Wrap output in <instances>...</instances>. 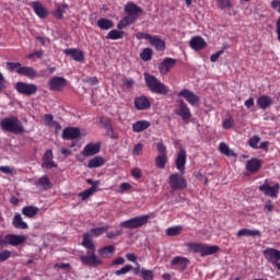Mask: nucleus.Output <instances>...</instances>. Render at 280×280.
I'll return each instance as SVG.
<instances>
[{"mask_svg": "<svg viewBox=\"0 0 280 280\" xmlns=\"http://www.w3.org/2000/svg\"><path fill=\"white\" fill-rule=\"evenodd\" d=\"M125 12L128 15L118 22V30H125L128 25H132L139 19L140 14H143V9L132 2H128L125 7Z\"/></svg>", "mask_w": 280, "mask_h": 280, "instance_id": "obj_1", "label": "nucleus"}, {"mask_svg": "<svg viewBox=\"0 0 280 280\" xmlns=\"http://www.w3.org/2000/svg\"><path fill=\"white\" fill-rule=\"evenodd\" d=\"M144 82L151 93H156V95H167L170 93V88L165 83L148 72L144 73Z\"/></svg>", "mask_w": 280, "mask_h": 280, "instance_id": "obj_2", "label": "nucleus"}, {"mask_svg": "<svg viewBox=\"0 0 280 280\" xmlns=\"http://www.w3.org/2000/svg\"><path fill=\"white\" fill-rule=\"evenodd\" d=\"M0 128L4 132H12L13 135H23L25 132V127H23L21 120L15 116L3 118L0 121Z\"/></svg>", "mask_w": 280, "mask_h": 280, "instance_id": "obj_3", "label": "nucleus"}, {"mask_svg": "<svg viewBox=\"0 0 280 280\" xmlns=\"http://www.w3.org/2000/svg\"><path fill=\"white\" fill-rule=\"evenodd\" d=\"M187 248L190 253H199L201 257H207L209 255H215L218 250H220L219 246L212 245H205L202 243H189Z\"/></svg>", "mask_w": 280, "mask_h": 280, "instance_id": "obj_4", "label": "nucleus"}, {"mask_svg": "<svg viewBox=\"0 0 280 280\" xmlns=\"http://www.w3.org/2000/svg\"><path fill=\"white\" fill-rule=\"evenodd\" d=\"M150 220V214H143L139 217H135L131 219H128L126 221H122L120 223V226L122 229H141V226H145V223Z\"/></svg>", "mask_w": 280, "mask_h": 280, "instance_id": "obj_5", "label": "nucleus"}, {"mask_svg": "<svg viewBox=\"0 0 280 280\" xmlns=\"http://www.w3.org/2000/svg\"><path fill=\"white\" fill-rule=\"evenodd\" d=\"M80 261L83 266H91L92 268L102 266V259L95 255V250H89L85 255H81Z\"/></svg>", "mask_w": 280, "mask_h": 280, "instance_id": "obj_6", "label": "nucleus"}, {"mask_svg": "<svg viewBox=\"0 0 280 280\" xmlns=\"http://www.w3.org/2000/svg\"><path fill=\"white\" fill-rule=\"evenodd\" d=\"M168 185L173 191L185 189L187 187V180L183 175L175 173L168 177Z\"/></svg>", "mask_w": 280, "mask_h": 280, "instance_id": "obj_7", "label": "nucleus"}, {"mask_svg": "<svg viewBox=\"0 0 280 280\" xmlns=\"http://www.w3.org/2000/svg\"><path fill=\"white\" fill-rule=\"evenodd\" d=\"M27 240L25 235L8 234L4 238H0V246L3 244H9L10 246H20Z\"/></svg>", "mask_w": 280, "mask_h": 280, "instance_id": "obj_8", "label": "nucleus"}, {"mask_svg": "<svg viewBox=\"0 0 280 280\" xmlns=\"http://www.w3.org/2000/svg\"><path fill=\"white\" fill-rule=\"evenodd\" d=\"M18 93L22 95H36L38 86L34 83L18 82L15 85Z\"/></svg>", "mask_w": 280, "mask_h": 280, "instance_id": "obj_9", "label": "nucleus"}, {"mask_svg": "<svg viewBox=\"0 0 280 280\" xmlns=\"http://www.w3.org/2000/svg\"><path fill=\"white\" fill-rule=\"evenodd\" d=\"M178 106L174 109L175 115H178V117H182L184 121L187 119H191V110L187 106V103L183 100H178Z\"/></svg>", "mask_w": 280, "mask_h": 280, "instance_id": "obj_10", "label": "nucleus"}, {"mask_svg": "<svg viewBox=\"0 0 280 280\" xmlns=\"http://www.w3.org/2000/svg\"><path fill=\"white\" fill-rule=\"evenodd\" d=\"M100 150H102L101 142H90L88 143L84 149L81 151L82 156H95V154H100Z\"/></svg>", "mask_w": 280, "mask_h": 280, "instance_id": "obj_11", "label": "nucleus"}, {"mask_svg": "<svg viewBox=\"0 0 280 280\" xmlns=\"http://www.w3.org/2000/svg\"><path fill=\"white\" fill-rule=\"evenodd\" d=\"M186 164H187V151L185 150V148H180L177 153V158L175 160L176 168L178 170V172H180V174H185Z\"/></svg>", "mask_w": 280, "mask_h": 280, "instance_id": "obj_12", "label": "nucleus"}, {"mask_svg": "<svg viewBox=\"0 0 280 280\" xmlns=\"http://www.w3.org/2000/svg\"><path fill=\"white\" fill-rule=\"evenodd\" d=\"M280 185L276 184L273 187L268 185V179L265 180L264 185L259 187V191H262L265 196H269L270 198H277L279 196Z\"/></svg>", "mask_w": 280, "mask_h": 280, "instance_id": "obj_13", "label": "nucleus"}, {"mask_svg": "<svg viewBox=\"0 0 280 280\" xmlns=\"http://www.w3.org/2000/svg\"><path fill=\"white\" fill-rule=\"evenodd\" d=\"M265 259L273 266L280 261V250L275 248H267L262 252Z\"/></svg>", "mask_w": 280, "mask_h": 280, "instance_id": "obj_14", "label": "nucleus"}, {"mask_svg": "<svg viewBox=\"0 0 280 280\" xmlns=\"http://www.w3.org/2000/svg\"><path fill=\"white\" fill-rule=\"evenodd\" d=\"M179 97H184V100H186V102H188V104H190L191 106H195V104H200V97H198V95H196V93L184 89L178 93Z\"/></svg>", "mask_w": 280, "mask_h": 280, "instance_id": "obj_15", "label": "nucleus"}, {"mask_svg": "<svg viewBox=\"0 0 280 280\" xmlns=\"http://www.w3.org/2000/svg\"><path fill=\"white\" fill-rule=\"evenodd\" d=\"M174 67H176V59L165 58L163 62L159 65V71L162 75H167Z\"/></svg>", "mask_w": 280, "mask_h": 280, "instance_id": "obj_16", "label": "nucleus"}, {"mask_svg": "<svg viewBox=\"0 0 280 280\" xmlns=\"http://www.w3.org/2000/svg\"><path fill=\"white\" fill-rule=\"evenodd\" d=\"M48 84L50 91H61L63 86H67V79L62 77H52Z\"/></svg>", "mask_w": 280, "mask_h": 280, "instance_id": "obj_17", "label": "nucleus"}, {"mask_svg": "<svg viewBox=\"0 0 280 280\" xmlns=\"http://www.w3.org/2000/svg\"><path fill=\"white\" fill-rule=\"evenodd\" d=\"M31 8H33L35 14L39 19H47V16H49V11H47L45 5H43V3L38 2V1L32 2Z\"/></svg>", "mask_w": 280, "mask_h": 280, "instance_id": "obj_18", "label": "nucleus"}, {"mask_svg": "<svg viewBox=\"0 0 280 280\" xmlns=\"http://www.w3.org/2000/svg\"><path fill=\"white\" fill-rule=\"evenodd\" d=\"M63 54H66V56H71L72 60L75 62H82V60H84V52L77 48H68L63 50Z\"/></svg>", "mask_w": 280, "mask_h": 280, "instance_id": "obj_19", "label": "nucleus"}, {"mask_svg": "<svg viewBox=\"0 0 280 280\" xmlns=\"http://www.w3.org/2000/svg\"><path fill=\"white\" fill-rule=\"evenodd\" d=\"M80 137V128L78 127H68L62 131V139L73 140Z\"/></svg>", "mask_w": 280, "mask_h": 280, "instance_id": "obj_20", "label": "nucleus"}, {"mask_svg": "<svg viewBox=\"0 0 280 280\" xmlns=\"http://www.w3.org/2000/svg\"><path fill=\"white\" fill-rule=\"evenodd\" d=\"M34 185L37 187V189H43L44 191H47V189H51L52 187L51 180H49V176L47 175H44L39 179L35 180Z\"/></svg>", "mask_w": 280, "mask_h": 280, "instance_id": "obj_21", "label": "nucleus"}, {"mask_svg": "<svg viewBox=\"0 0 280 280\" xmlns=\"http://www.w3.org/2000/svg\"><path fill=\"white\" fill-rule=\"evenodd\" d=\"M135 106L137 110H148L150 108V100L147 96H139L135 98Z\"/></svg>", "mask_w": 280, "mask_h": 280, "instance_id": "obj_22", "label": "nucleus"}, {"mask_svg": "<svg viewBox=\"0 0 280 280\" xmlns=\"http://www.w3.org/2000/svg\"><path fill=\"white\" fill-rule=\"evenodd\" d=\"M189 46L191 47V49H195L196 51H198L207 47V42H205V38L200 36H196L190 39Z\"/></svg>", "mask_w": 280, "mask_h": 280, "instance_id": "obj_23", "label": "nucleus"}, {"mask_svg": "<svg viewBox=\"0 0 280 280\" xmlns=\"http://www.w3.org/2000/svg\"><path fill=\"white\" fill-rule=\"evenodd\" d=\"M261 167V161L259 159H250L246 162V170L252 174H257Z\"/></svg>", "mask_w": 280, "mask_h": 280, "instance_id": "obj_24", "label": "nucleus"}, {"mask_svg": "<svg viewBox=\"0 0 280 280\" xmlns=\"http://www.w3.org/2000/svg\"><path fill=\"white\" fill-rule=\"evenodd\" d=\"M16 73L19 75H25L26 78H30L31 80H33V78H36L38 75L36 70H34V68H32V67H22V66H21V68H19L16 70Z\"/></svg>", "mask_w": 280, "mask_h": 280, "instance_id": "obj_25", "label": "nucleus"}, {"mask_svg": "<svg viewBox=\"0 0 280 280\" xmlns=\"http://www.w3.org/2000/svg\"><path fill=\"white\" fill-rule=\"evenodd\" d=\"M12 224L14 229H21L22 231L28 229V225L25 221H23V217H21V213H15V215L13 217Z\"/></svg>", "mask_w": 280, "mask_h": 280, "instance_id": "obj_26", "label": "nucleus"}, {"mask_svg": "<svg viewBox=\"0 0 280 280\" xmlns=\"http://www.w3.org/2000/svg\"><path fill=\"white\" fill-rule=\"evenodd\" d=\"M237 237H257L261 235L259 230L242 229L236 233Z\"/></svg>", "mask_w": 280, "mask_h": 280, "instance_id": "obj_27", "label": "nucleus"}, {"mask_svg": "<svg viewBox=\"0 0 280 280\" xmlns=\"http://www.w3.org/2000/svg\"><path fill=\"white\" fill-rule=\"evenodd\" d=\"M257 106H259V108H261L262 110H266V108L272 106V98L270 96L261 95L257 100Z\"/></svg>", "mask_w": 280, "mask_h": 280, "instance_id": "obj_28", "label": "nucleus"}, {"mask_svg": "<svg viewBox=\"0 0 280 280\" xmlns=\"http://www.w3.org/2000/svg\"><path fill=\"white\" fill-rule=\"evenodd\" d=\"M172 266H178L182 270H185L189 266V259L177 256L171 261Z\"/></svg>", "mask_w": 280, "mask_h": 280, "instance_id": "obj_29", "label": "nucleus"}, {"mask_svg": "<svg viewBox=\"0 0 280 280\" xmlns=\"http://www.w3.org/2000/svg\"><path fill=\"white\" fill-rule=\"evenodd\" d=\"M150 127V121L148 120H138L137 122L132 124L133 132H143V130H148Z\"/></svg>", "mask_w": 280, "mask_h": 280, "instance_id": "obj_30", "label": "nucleus"}, {"mask_svg": "<svg viewBox=\"0 0 280 280\" xmlns=\"http://www.w3.org/2000/svg\"><path fill=\"white\" fill-rule=\"evenodd\" d=\"M38 207L36 206H26L22 209V213L25 215V218H36L38 215Z\"/></svg>", "mask_w": 280, "mask_h": 280, "instance_id": "obj_31", "label": "nucleus"}, {"mask_svg": "<svg viewBox=\"0 0 280 280\" xmlns=\"http://www.w3.org/2000/svg\"><path fill=\"white\" fill-rule=\"evenodd\" d=\"M150 44L155 47L156 51H163L165 49V42L156 36H152Z\"/></svg>", "mask_w": 280, "mask_h": 280, "instance_id": "obj_32", "label": "nucleus"}, {"mask_svg": "<svg viewBox=\"0 0 280 280\" xmlns=\"http://www.w3.org/2000/svg\"><path fill=\"white\" fill-rule=\"evenodd\" d=\"M124 38V31L112 30L106 35L107 40H119Z\"/></svg>", "mask_w": 280, "mask_h": 280, "instance_id": "obj_33", "label": "nucleus"}, {"mask_svg": "<svg viewBox=\"0 0 280 280\" xmlns=\"http://www.w3.org/2000/svg\"><path fill=\"white\" fill-rule=\"evenodd\" d=\"M102 165H104V158L102 156H95L92 160H90L88 163V167L90 170H93L95 167H102Z\"/></svg>", "mask_w": 280, "mask_h": 280, "instance_id": "obj_34", "label": "nucleus"}, {"mask_svg": "<svg viewBox=\"0 0 280 280\" xmlns=\"http://www.w3.org/2000/svg\"><path fill=\"white\" fill-rule=\"evenodd\" d=\"M91 234L86 233L83 235L82 246L84 248H88V250H95V244H93V241H91Z\"/></svg>", "mask_w": 280, "mask_h": 280, "instance_id": "obj_35", "label": "nucleus"}, {"mask_svg": "<svg viewBox=\"0 0 280 280\" xmlns=\"http://www.w3.org/2000/svg\"><path fill=\"white\" fill-rule=\"evenodd\" d=\"M219 150L221 154H224L225 156H237V154H235V152L231 150V148H229L228 144L224 142H221L219 144Z\"/></svg>", "mask_w": 280, "mask_h": 280, "instance_id": "obj_36", "label": "nucleus"}, {"mask_svg": "<svg viewBox=\"0 0 280 280\" xmlns=\"http://www.w3.org/2000/svg\"><path fill=\"white\" fill-rule=\"evenodd\" d=\"M183 233V226L176 225V226H171L166 229V235L168 237H175V235H180Z\"/></svg>", "mask_w": 280, "mask_h": 280, "instance_id": "obj_37", "label": "nucleus"}, {"mask_svg": "<svg viewBox=\"0 0 280 280\" xmlns=\"http://www.w3.org/2000/svg\"><path fill=\"white\" fill-rule=\"evenodd\" d=\"M97 26L100 27V30H113V21L108 20V19H101L97 21Z\"/></svg>", "mask_w": 280, "mask_h": 280, "instance_id": "obj_38", "label": "nucleus"}, {"mask_svg": "<svg viewBox=\"0 0 280 280\" xmlns=\"http://www.w3.org/2000/svg\"><path fill=\"white\" fill-rule=\"evenodd\" d=\"M115 253V246L108 245L98 249V254L101 257H108V255H113Z\"/></svg>", "mask_w": 280, "mask_h": 280, "instance_id": "obj_39", "label": "nucleus"}, {"mask_svg": "<svg viewBox=\"0 0 280 280\" xmlns=\"http://www.w3.org/2000/svg\"><path fill=\"white\" fill-rule=\"evenodd\" d=\"M155 165L160 170H165V165H167V155H158L155 158Z\"/></svg>", "mask_w": 280, "mask_h": 280, "instance_id": "obj_40", "label": "nucleus"}, {"mask_svg": "<svg viewBox=\"0 0 280 280\" xmlns=\"http://www.w3.org/2000/svg\"><path fill=\"white\" fill-rule=\"evenodd\" d=\"M106 231H108V228H96V229H92L90 230V236L92 237H100V235H104V233H106Z\"/></svg>", "mask_w": 280, "mask_h": 280, "instance_id": "obj_41", "label": "nucleus"}, {"mask_svg": "<svg viewBox=\"0 0 280 280\" xmlns=\"http://www.w3.org/2000/svg\"><path fill=\"white\" fill-rule=\"evenodd\" d=\"M68 9H69L68 4H61L55 10L54 16H56V19H62V14H65V12H67Z\"/></svg>", "mask_w": 280, "mask_h": 280, "instance_id": "obj_42", "label": "nucleus"}, {"mask_svg": "<svg viewBox=\"0 0 280 280\" xmlns=\"http://www.w3.org/2000/svg\"><path fill=\"white\" fill-rule=\"evenodd\" d=\"M141 60L144 62H148L149 60H152V49L150 48H144L142 52L140 54Z\"/></svg>", "mask_w": 280, "mask_h": 280, "instance_id": "obj_43", "label": "nucleus"}, {"mask_svg": "<svg viewBox=\"0 0 280 280\" xmlns=\"http://www.w3.org/2000/svg\"><path fill=\"white\" fill-rule=\"evenodd\" d=\"M97 190H94V188H88L84 191L80 192L79 196L82 200H89L93 194H95Z\"/></svg>", "mask_w": 280, "mask_h": 280, "instance_id": "obj_44", "label": "nucleus"}, {"mask_svg": "<svg viewBox=\"0 0 280 280\" xmlns=\"http://www.w3.org/2000/svg\"><path fill=\"white\" fill-rule=\"evenodd\" d=\"M259 141H261V138H259V136H254V137L249 138L247 143H248L249 148H253V150H258L259 147H257V145H258Z\"/></svg>", "mask_w": 280, "mask_h": 280, "instance_id": "obj_45", "label": "nucleus"}, {"mask_svg": "<svg viewBox=\"0 0 280 280\" xmlns=\"http://www.w3.org/2000/svg\"><path fill=\"white\" fill-rule=\"evenodd\" d=\"M132 270V265H126L120 270L115 271L116 277H121V275H128Z\"/></svg>", "mask_w": 280, "mask_h": 280, "instance_id": "obj_46", "label": "nucleus"}, {"mask_svg": "<svg viewBox=\"0 0 280 280\" xmlns=\"http://www.w3.org/2000/svg\"><path fill=\"white\" fill-rule=\"evenodd\" d=\"M156 150L160 156H167V148H165V144H163V142L156 143Z\"/></svg>", "mask_w": 280, "mask_h": 280, "instance_id": "obj_47", "label": "nucleus"}, {"mask_svg": "<svg viewBox=\"0 0 280 280\" xmlns=\"http://www.w3.org/2000/svg\"><path fill=\"white\" fill-rule=\"evenodd\" d=\"M224 51H226V46H223L221 50H218L217 52L212 54L210 60L212 62H218V59L222 56V54H224Z\"/></svg>", "mask_w": 280, "mask_h": 280, "instance_id": "obj_48", "label": "nucleus"}, {"mask_svg": "<svg viewBox=\"0 0 280 280\" xmlns=\"http://www.w3.org/2000/svg\"><path fill=\"white\" fill-rule=\"evenodd\" d=\"M43 119H44L45 126L51 127L56 122V120H54V115L51 114L44 115Z\"/></svg>", "mask_w": 280, "mask_h": 280, "instance_id": "obj_49", "label": "nucleus"}, {"mask_svg": "<svg viewBox=\"0 0 280 280\" xmlns=\"http://www.w3.org/2000/svg\"><path fill=\"white\" fill-rule=\"evenodd\" d=\"M8 71H19L21 69V62H7Z\"/></svg>", "mask_w": 280, "mask_h": 280, "instance_id": "obj_50", "label": "nucleus"}, {"mask_svg": "<svg viewBox=\"0 0 280 280\" xmlns=\"http://www.w3.org/2000/svg\"><path fill=\"white\" fill-rule=\"evenodd\" d=\"M42 167L44 170H51V167H58V164H56V162H54V160H48V161L42 163Z\"/></svg>", "mask_w": 280, "mask_h": 280, "instance_id": "obj_51", "label": "nucleus"}, {"mask_svg": "<svg viewBox=\"0 0 280 280\" xmlns=\"http://www.w3.org/2000/svg\"><path fill=\"white\" fill-rule=\"evenodd\" d=\"M12 257V252L4 249L0 253V261H8Z\"/></svg>", "mask_w": 280, "mask_h": 280, "instance_id": "obj_52", "label": "nucleus"}, {"mask_svg": "<svg viewBox=\"0 0 280 280\" xmlns=\"http://www.w3.org/2000/svg\"><path fill=\"white\" fill-rule=\"evenodd\" d=\"M44 163L47 161H54V151L47 150L43 155Z\"/></svg>", "mask_w": 280, "mask_h": 280, "instance_id": "obj_53", "label": "nucleus"}, {"mask_svg": "<svg viewBox=\"0 0 280 280\" xmlns=\"http://www.w3.org/2000/svg\"><path fill=\"white\" fill-rule=\"evenodd\" d=\"M88 185H92V187H90V189H94L96 191H100V189L97 187H100V180H93L91 178L86 179Z\"/></svg>", "mask_w": 280, "mask_h": 280, "instance_id": "obj_54", "label": "nucleus"}, {"mask_svg": "<svg viewBox=\"0 0 280 280\" xmlns=\"http://www.w3.org/2000/svg\"><path fill=\"white\" fill-rule=\"evenodd\" d=\"M141 275H142L143 280H152L153 279V277H152L153 273L150 270L142 269Z\"/></svg>", "mask_w": 280, "mask_h": 280, "instance_id": "obj_55", "label": "nucleus"}, {"mask_svg": "<svg viewBox=\"0 0 280 280\" xmlns=\"http://www.w3.org/2000/svg\"><path fill=\"white\" fill-rule=\"evenodd\" d=\"M136 38H138V40H142L144 38V40H152V35L150 34H145V33H138L136 35Z\"/></svg>", "mask_w": 280, "mask_h": 280, "instance_id": "obj_56", "label": "nucleus"}, {"mask_svg": "<svg viewBox=\"0 0 280 280\" xmlns=\"http://www.w3.org/2000/svg\"><path fill=\"white\" fill-rule=\"evenodd\" d=\"M28 60H32L34 58H43V50H36L34 52H31L27 55Z\"/></svg>", "mask_w": 280, "mask_h": 280, "instance_id": "obj_57", "label": "nucleus"}, {"mask_svg": "<svg viewBox=\"0 0 280 280\" xmlns=\"http://www.w3.org/2000/svg\"><path fill=\"white\" fill-rule=\"evenodd\" d=\"M0 172H2V174H11L14 175V168L10 167V166H0Z\"/></svg>", "mask_w": 280, "mask_h": 280, "instance_id": "obj_58", "label": "nucleus"}, {"mask_svg": "<svg viewBox=\"0 0 280 280\" xmlns=\"http://www.w3.org/2000/svg\"><path fill=\"white\" fill-rule=\"evenodd\" d=\"M83 82H85L86 84H91L92 86H96V84H100V80H97L96 77L85 79L83 80Z\"/></svg>", "mask_w": 280, "mask_h": 280, "instance_id": "obj_59", "label": "nucleus"}, {"mask_svg": "<svg viewBox=\"0 0 280 280\" xmlns=\"http://www.w3.org/2000/svg\"><path fill=\"white\" fill-rule=\"evenodd\" d=\"M122 84L124 86H127L128 89H130L131 86H135V80L133 79H128V78H124L122 79Z\"/></svg>", "mask_w": 280, "mask_h": 280, "instance_id": "obj_60", "label": "nucleus"}, {"mask_svg": "<svg viewBox=\"0 0 280 280\" xmlns=\"http://www.w3.org/2000/svg\"><path fill=\"white\" fill-rule=\"evenodd\" d=\"M217 3L221 10H224V8H229L231 5L229 0H217Z\"/></svg>", "mask_w": 280, "mask_h": 280, "instance_id": "obj_61", "label": "nucleus"}, {"mask_svg": "<svg viewBox=\"0 0 280 280\" xmlns=\"http://www.w3.org/2000/svg\"><path fill=\"white\" fill-rule=\"evenodd\" d=\"M141 152H143V144H141V143L136 144L133 148V154L136 156H139V154H141Z\"/></svg>", "mask_w": 280, "mask_h": 280, "instance_id": "obj_62", "label": "nucleus"}, {"mask_svg": "<svg viewBox=\"0 0 280 280\" xmlns=\"http://www.w3.org/2000/svg\"><path fill=\"white\" fill-rule=\"evenodd\" d=\"M223 128L229 130V128H233V118L223 120Z\"/></svg>", "mask_w": 280, "mask_h": 280, "instance_id": "obj_63", "label": "nucleus"}, {"mask_svg": "<svg viewBox=\"0 0 280 280\" xmlns=\"http://www.w3.org/2000/svg\"><path fill=\"white\" fill-rule=\"evenodd\" d=\"M271 8H272V10H277V12H279V14H280V0H272Z\"/></svg>", "mask_w": 280, "mask_h": 280, "instance_id": "obj_64", "label": "nucleus"}]
</instances>
